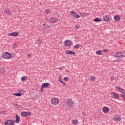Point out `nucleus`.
Returning a JSON list of instances; mask_svg holds the SVG:
<instances>
[{
	"instance_id": "nucleus-15",
	"label": "nucleus",
	"mask_w": 125,
	"mask_h": 125,
	"mask_svg": "<svg viewBox=\"0 0 125 125\" xmlns=\"http://www.w3.org/2000/svg\"><path fill=\"white\" fill-rule=\"evenodd\" d=\"M102 112H104V114H108V113L110 112V109L107 106H104L102 108Z\"/></svg>"
},
{
	"instance_id": "nucleus-9",
	"label": "nucleus",
	"mask_w": 125,
	"mask_h": 125,
	"mask_svg": "<svg viewBox=\"0 0 125 125\" xmlns=\"http://www.w3.org/2000/svg\"><path fill=\"white\" fill-rule=\"evenodd\" d=\"M112 120L114 122H120L121 121V116L118 114H115L112 117Z\"/></svg>"
},
{
	"instance_id": "nucleus-1",
	"label": "nucleus",
	"mask_w": 125,
	"mask_h": 125,
	"mask_svg": "<svg viewBox=\"0 0 125 125\" xmlns=\"http://www.w3.org/2000/svg\"><path fill=\"white\" fill-rule=\"evenodd\" d=\"M115 88L118 90V91L122 93L121 94V97L123 98V101H125V90L120 86L115 87Z\"/></svg>"
},
{
	"instance_id": "nucleus-8",
	"label": "nucleus",
	"mask_w": 125,
	"mask_h": 125,
	"mask_svg": "<svg viewBox=\"0 0 125 125\" xmlns=\"http://www.w3.org/2000/svg\"><path fill=\"white\" fill-rule=\"evenodd\" d=\"M103 21L106 23H108L111 21V17L106 15L103 17Z\"/></svg>"
},
{
	"instance_id": "nucleus-29",
	"label": "nucleus",
	"mask_w": 125,
	"mask_h": 125,
	"mask_svg": "<svg viewBox=\"0 0 125 125\" xmlns=\"http://www.w3.org/2000/svg\"><path fill=\"white\" fill-rule=\"evenodd\" d=\"M50 12H51L50 11V10H49V9H46L45 10V14H49V13H50Z\"/></svg>"
},
{
	"instance_id": "nucleus-10",
	"label": "nucleus",
	"mask_w": 125,
	"mask_h": 125,
	"mask_svg": "<svg viewBox=\"0 0 125 125\" xmlns=\"http://www.w3.org/2000/svg\"><path fill=\"white\" fill-rule=\"evenodd\" d=\"M115 57L123 58L125 57V53L123 52H119L115 54Z\"/></svg>"
},
{
	"instance_id": "nucleus-11",
	"label": "nucleus",
	"mask_w": 125,
	"mask_h": 125,
	"mask_svg": "<svg viewBox=\"0 0 125 125\" xmlns=\"http://www.w3.org/2000/svg\"><path fill=\"white\" fill-rule=\"evenodd\" d=\"M58 22V18L52 17L50 19V23L55 24Z\"/></svg>"
},
{
	"instance_id": "nucleus-18",
	"label": "nucleus",
	"mask_w": 125,
	"mask_h": 125,
	"mask_svg": "<svg viewBox=\"0 0 125 125\" xmlns=\"http://www.w3.org/2000/svg\"><path fill=\"white\" fill-rule=\"evenodd\" d=\"M113 19L115 20V21H120L121 20V17L119 16V15H116L114 16Z\"/></svg>"
},
{
	"instance_id": "nucleus-21",
	"label": "nucleus",
	"mask_w": 125,
	"mask_h": 125,
	"mask_svg": "<svg viewBox=\"0 0 125 125\" xmlns=\"http://www.w3.org/2000/svg\"><path fill=\"white\" fill-rule=\"evenodd\" d=\"M93 21L95 22L96 23H98L99 22H102V20H101V19H100V18L97 17L93 20Z\"/></svg>"
},
{
	"instance_id": "nucleus-28",
	"label": "nucleus",
	"mask_w": 125,
	"mask_h": 125,
	"mask_svg": "<svg viewBox=\"0 0 125 125\" xmlns=\"http://www.w3.org/2000/svg\"><path fill=\"white\" fill-rule=\"evenodd\" d=\"M13 95H15V96H22V94L19 93H16V94L13 93Z\"/></svg>"
},
{
	"instance_id": "nucleus-42",
	"label": "nucleus",
	"mask_w": 125,
	"mask_h": 125,
	"mask_svg": "<svg viewBox=\"0 0 125 125\" xmlns=\"http://www.w3.org/2000/svg\"><path fill=\"white\" fill-rule=\"evenodd\" d=\"M111 81H113L114 80V78L113 77H111Z\"/></svg>"
},
{
	"instance_id": "nucleus-38",
	"label": "nucleus",
	"mask_w": 125,
	"mask_h": 125,
	"mask_svg": "<svg viewBox=\"0 0 125 125\" xmlns=\"http://www.w3.org/2000/svg\"><path fill=\"white\" fill-rule=\"evenodd\" d=\"M43 88H44L42 87V86L41 87V89H40L41 90V92H42V91H43Z\"/></svg>"
},
{
	"instance_id": "nucleus-24",
	"label": "nucleus",
	"mask_w": 125,
	"mask_h": 125,
	"mask_svg": "<svg viewBox=\"0 0 125 125\" xmlns=\"http://www.w3.org/2000/svg\"><path fill=\"white\" fill-rule=\"evenodd\" d=\"M21 79V82H26V81H28V77H27V76H22Z\"/></svg>"
},
{
	"instance_id": "nucleus-40",
	"label": "nucleus",
	"mask_w": 125,
	"mask_h": 125,
	"mask_svg": "<svg viewBox=\"0 0 125 125\" xmlns=\"http://www.w3.org/2000/svg\"><path fill=\"white\" fill-rule=\"evenodd\" d=\"M115 62H120V60H115Z\"/></svg>"
},
{
	"instance_id": "nucleus-39",
	"label": "nucleus",
	"mask_w": 125,
	"mask_h": 125,
	"mask_svg": "<svg viewBox=\"0 0 125 125\" xmlns=\"http://www.w3.org/2000/svg\"><path fill=\"white\" fill-rule=\"evenodd\" d=\"M63 80H64V81H68V78L65 77V78H64Z\"/></svg>"
},
{
	"instance_id": "nucleus-12",
	"label": "nucleus",
	"mask_w": 125,
	"mask_h": 125,
	"mask_svg": "<svg viewBox=\"0 0 125 125\" xmlns=\"http://www.w3.org/2000/svg\"><path fill=\"white\" fill-rule=\"evenodd\" d=\"M7 36L9 37H18V36H19V33L17 31H15L10 33H8Z\"/></svg>"
},
{
	"instance_id": "nucleus-22",
	"label": "nucleus",
	"mask_w": 125,
	"mask_h": 125,
	"mask_svg": "<svg viewBox=\"0 0 125 125\" xmlns=\"http://www.w3.org/2000/svg\"><path fill=\"white\" fill-rule=\"evenodd\" d=\"M15 117H16V119L15 120V123H16L17 124H18L19 122H20V117L17 114L16 115Z\"/></svg>"
},
{
	"instance_id": "nucleus-35",
	"label": "nucleus",
	"mask_w": 125,
	"mask_h": 125,
	"mask_svg": "<svg viewBox=\"0 0 125 125\" xmlns=\"http://www.w3.org/2000/svg\"><path fill=\"white\" fill-rule=\"evenodd\" d=\"M16 47H17V46L16 45V44H14L13 45V48H16Z\"/></svg>"
},
{
	"instance_id": "nucleus-33",
	"label": "nucleus",
	"mask_w": 125,
	"mask_h": 125,
	"mask_svg": "<svg viewBox=\"0 0 125 125\" xmlns=\"http://www.w3.org/2000/svg\"><path fill=\"white\" fill-rule=\"evenodd\" d=\"M74 29H80V25H76L74 26Z\"/></svg>"
},
{
	"instance_id": "nucleus-27",
	"label": "nucleus",
	"mask_w": 125,
	"mask_h": 125,
	"mask_svg": "<svg viewBox=\"0 0 125 125\" xmlns=\"http://www.w3.org/2000/svg\"><path fill=\"white\" fill-rule=\"evenodd\" d=\"M97 55H102V51L101 50H98L96 51Z\"/></svg>"
},
{
	"instance_id": "nucleus-14",
	"label": "nucleus",
	"mask_w": 125,
	"mask_h": 125,
	"mask_svg": "<svg viewBox=\"0 0 125 125\" xmlns=\"http://www.w3.org/2000/svg\"><path fill=\"white\" fill-rule=\"evenodd\" d=\"M70 14H71L72 16H73V17H74V18H81V16L77 14V13H76V12H75V11H70Z\"/></svg>"
},
{
	"instance_id": "nucleus-36",
	"label": "nucleus",
	"mask_w": 125,
	"mask_h": 125,
	"mask_svg": "<svg viewBox=\"0 0 125 125\" xmlns=\"http://www.w3.org/2000/svg\"><path fill=\"white\" fill-rule=\"evenodd\" d=\"M27 57L30 58V57H32V54H29L28 55H27Z\"/></svg>"
},
{
	"instance_id": "nucleus-6",
	"label": "nucleus",
	"mask_w": 125,
	"mask_h": 125,
	"mask_svg": "<svg viewBox=\"0 0 125 125\" xmlns=\"http://www.w3.org/2000/svg\"><path fill=\"white\" fill-rule=\"evenodd\" d=\"M64 44L67 47H69L71 45H73V42L70 40H66L64 42Z\"/></svg>"
},
{
	"instance_id": "nucleus-7",
	"label": "nucleus",
	"mask_w": 125,
	"mask_h": 125,
	"mask_svg": "<svg viewBox=\"0 0 125 125\" xmlns=\"http://www.w3.org/2000/svg\"><path fill=\"white\" fill-rule=\"evenodd\" d=\"M110 95L112 98H114V99H119L120 96L119 94L115 92H111L110 93Z\"/></svg>"
},
{
	"instance_id": "nucleus-5",
	"label": "nucleus",
	"mask_w": 125,
	"mask_h": 125,
	"mask_svg": "<svg viewBox=\"0 0 125 125\" xmlns=\"http://www.w3.org/2000/svg\"><path fill=\"white\" fill-rule=\"evenodd\" d=\"M4 125H15V121H14V120L8 119L5 121Z\"/></svg>"
},
{
	"instance_id": "nucleus-44",
	"label": "nucleus",
	"mask_w": 125,
	"mask_h": 125,
	"mask_svg": "<svg viewBox=\"0 0 125 125\" xmlns=\"http://www.w3.org/2000/svg\"><path fill=\"white\" fill-rule=\"evenodd\" d=\"M19 92H21V91H19Z\"/></svg>"
},
{
	"instance_id": "nucleus-34",
	"label": "nucleus",
	"mask_w": 125,
	"mask_h": 125,
	"mask_svg": "<svg viewBox=\"0 0 125 125\" xmlns=\"http://www.w3.org/2000/svg\"><path fill=\"white\" fill-rule=\"evenodd\" d=\"M103 51V52H108V50L107 49H104Z\"/></svg>"
},
{
	"instance_id": "nucleus-13",
	"label": "nucleus",
	"mask_w": 125,
	"mask_h": 125,
	"mask_svg": "<svg viewBox=\"0 0 125 125\" xmlns=\"http://www.w3.org/2000/svg\"><path fill=\"white\" fill-rule=\"evenodd\" d=\"M32 113L30 112L23 111L21 113V116L24 117H28V116H31Z\"/></svg>"
},
{
	"instance_id": "nucleus-25",
	"label": "nucleus",
	"mask_w": 125,
	"mask_h": 125,
	"mask_svg": "<svg viewBox=\"0 0 125 125\" xmlns=\"http://www.w3.org/2000/svg\"><path fill=\"white\" fill-rule=\"evenodd\" d=\"M4 13H6L8 15H11L12 14V13L9 11V10L6 9L4 10Z\"/></svg>"
},
{
	"instance_id": "nucleus-16",
	"label": "nucleus",
	"mask_w": 125,
	"mask_h": 125,
	"mask_svg": "<svg viewBox=\"0 0 125 125\" xmlns=\"http://www.w3.org/2000/svg\"><path fill=\"white\" fill-rule=\"evenodd\" d=\"M58 81V82H59V83H62V84H63V85H66V83H64V82H63V78H62V76L61 75L59 76Z\"/></svg>"
},
{
	"instance_id": "nucleus-43",
	"label": "nucleus",
	"mask_w": 125,
	"mask_h": 125,
	"mask_svg": "<svg viewBox=\"0 0 125 125\" xmlns=\"http://www.w3.org/2000/svg\"><path fill=\"white\" fill-rule=\"evenodd\" d=\"M83 115H85V113H83Z\"/></svg>"
},
{
	"instance_id": "nucleus-19",
	"label": "nucleus",
	"mask_w": 125,
	"mask_h": 125,
	"mask_svg": "<svg viewBox=\"0 0 125 125\" xmlns=\"http://www.w3.org/2000/svg\"><path fill=\"white\" fill-rule=\"evenodd\" d=\"M42 28L43 30H47L49 29V26L48 25H46L45 23H43L42 25Z\"/></svg>"
},
{
	"instance_id": "nucleus-32",
	"label": "nucleus",
	"mask_w": 125,
	"mask_h": 125,
	"mask_svg": "<svg viewBox=\"0 0 125 125\" xmlns=\"http://www.w3.org/2000/svg\"><path fill=\"white\" fill-rule=\"evenodd\" d=\"M80 15L82 17H85V13H81Z\"/></svg>"
},
{
	"instance_id": "nucleus-3",
	"label": "nucleus",
	"mask_w": 125,
	"mask_h": 125,
	"mask_svg": "<svg viewBox=\"0 0 125 125\" xmlns=\"http://www.w3.org/2000/svg\"><path fill=\"white\" fill-rule=\"evenodd\" d=\"M2 57L4 59H11L12 58V54L8 52H4L2 53Z\"/></svg>"
},
{
	"instance_id": "nucleus-4",
	"label": "nucleus",
	"mask_w": 125,
	"mask_h": 125,
	"mask_svg": "<svg viewBox=\"0 0 125 125\" xmlns=\"http://www.w3.org/2000/svg\"><path fill=\"white\" fill-rule=\"evenodd\" d=\"M66 104L69 108H73L75 105V102L72 99H68L67 100Z\"/></svg>"
},
{
	"instance_id": "nucleus-20",
	"label": "nucleus",
	"mask_w": 125,
	"mask_h": 125,
	"mask_svg": "<svg viewBox=\"0 0 125 125\" xmlns=\"http://www.w3.org/2000/svg\"><path fill=\"white\" fill-rule=\"evenodd\" d=\"M50 85L49 83H44L42 84V86L43 87V88H48Z\"/></svg>"
},
{
	"instance_id": "nucleus-2",
	"label": "nucleus",
	"mask_w": 125,
	"mask_h": 125,
	"mask_svg": "<svg viewBox=\"0 0 125 125\" xmlns=\"http://www.w3.org/2000/svg\"><path fill=\"white\" fill-rule=\"evenodd\" d=\"M50 103L53 106H57L59 104V99L56 97H53L50 100Z\"/></svg>"
},
{
	"instance_id": "nucleus-31",
	"label": "nucleus",
	"mask_w": 125,
	"mask_h": 125,
	"mask_svg": "<svg viewBox=\"0 0 125 125\" xmlns=\"http://www.w3.org/2000/svg\"><path fill=\"white\" fill-rule=\"evenodd\" d=\"M5 73V71L3 69L0 70V75H3Z\"/></svg>"
},
{
	"instance_id": "nucleus-37",
	"label": "nucleus",
	"mask_w": 125,
	"mask_h": 125,
	"mask_svg": "<svg viewBox=\"0 0 125 125\" xmlns=\"http://www.w3.org/2000/svg\"><path fill=\"white\" fill-rule=\"evenodd\" d=\"M38 43H42V41L40 40H37Z\"/></svg>"
},
{
	"instance_id": "nucleus-41",
	"label": "nucleus",
	"mask_w": 125,
	"mask_h": 125,
	"mask_svg": "<svg viewBox=\"0 0 125 125\" xmlns=\"http://www.w3.org/2000/svg\"><path fill=\"white\" fill-rule=\"evenodd\" d=\"M62 69H63V67H61V68H59V70H62Z\"/></svg>"
},
{
	"instance_id": "nucleus-30",
	"label": "nucleus",
	"mask_w": 125,
	"mask_h": 125,
	"mask_svg": "<svg viewBox=\"0 0 125 125\" xmlns=\"http://www.w3.org/2000/svg\"><path fill=\"white\" fill-rule=\"evenodd\" d=\"M80 47H81V45L80 44H76L74 46V48L77 49H79V48H80Z\"/></svg>"
},
{
	"instance_id": "nucleus-23",
	"label": "nucleus",
	"mask_w": 125,
	"mask_h": 125,
	"mask_svg": "<svg viewBox=\"0 0 125 125\" xmlns=\"http://www.w3.org/2000/svg\"><path fill=\"white\" fill-rule=\"evenodd\" d=\"M72 125H78L79 124V121L77 119H73L71 121Z\"/></svg>"
},
{
	"instance_id": "nucleus-26",
	"label": "nucleus",
	"mask_w": 125,
	"mask_h": 125,
	"mask_svg": "<svg viewBox=\"0 0 125 125\" xmlns=\"http://www.w3.org/2000/svg\"><path fill=\"white\" fill-rule=\"evenodd\" d=\"M96 80V78L95 77V76H90V81L91 82H94Z\"/></svg>"
},
{
	"instance_id": "nucleus-17",
	"label": "nucleus",
	"mask_w": 125,
	"mask_h": 125,
	"mask_svg": "<svg viewBox=\"0 0 125 125\" xmlns=\"http://www.w3.org/2000/svg\"><path fill=\"white\" fill-rule=\"evenodd\" d=\"M65 54H71V55H76V53L73 51L66 50L65 51Z\"/></svg>"
}]
</instances>
